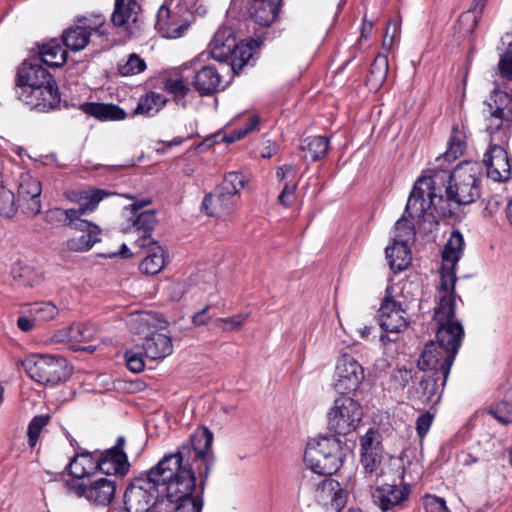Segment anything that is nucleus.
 <instances>
[{
  "label": "nucleus",
  "instance_id": "f257e3e1",
  "mask_svg": "<svg viewBox=\"0 0 512 512\" xmlns=\"http://www.w3.org/2000/svg\"><path fill=\"white\" fill-rule=\"evenodd\" d=\"M212 442L213 433L204 428L152 467L157 487L166 486V496L155 503V512H202L204 490L215 463Z\"/></svg>",
  "mask_w": 512,
  "mask_h": 512
},
{
  "label": "nucleus",
  "instance_id": "f03ea898",
  "mask_svg": "<svg viewBox=\"0 0 512 512\" xmlns=\"http://www.w3.org/2000/svg\"><path fill=\"white\" fill-rule=\"evenodd\" d=\"M15 95L31 110L49 112L60 104L57 83L41 61L31 57L18 67L15 77Z\"/></svg>",
  "mask_w": 512,
  "mask_h": 512
},
{
  "label": "nucleus",
  "instance_id": "7ed1b4c3",
  "mask_svg": "<svg viewBox=\"0 0 512 512\" xmlns=\"http://www.w3.org/2000/svg\"><path fill=\"white\" fill-rule=\"evenodd\" d=\"M432 175L439 177L438 187L448 182L444 200H447L446 206L449 208L451 202L457 205H468L480 197L482 165L479 162L463 161L453 171L441 169L434 171Z\"/></svg>",
  "mask_w": 512,
  "mask_h": 512
},
{
  "label": "nucleus",
  "instance_id": "20e7f679",
  "mask_svg": "<svg viewBox=\"0 0 512 512\" xmlns=\"http://www.w3.org/2000/svg\"><path fill=\"white\" fill-rule=\"evenodd\" d=\"M438 179L433 175L417 179L405 207L409 217L437 223L438 218L453 215L451 208L446 206L441 187H438Z\"/></svg>",
  "mask_w": 512,
  "mask_h": 512
},
{
  "label": "nucleus",
  "instance_id": "39448f33",
  "mask_svg": "<svg viewBox=\"0 0 512 512\" xmlns=\"http://www.w3.org/2000/svg\"><path fill=\"white\" fill-rule=\"evenodd\" d=\"M344 457L341 440L335 435H322L307 443L304 462L307 473L332 476L342 466Z\"/></svg>",
  "mask_w": 512,
  "mask_h": 512
},
{
  "label": "nucleus",
  "instance_id": "423d86ee",
  "mask_svg": "<svg viewBox=\"0 0 512 512\" xmlns=\"http://www.w3.org/2000/svg\"><path fill=\"white\" fill-rule=\"evenodd\" d=\"M486 131L493 141L507 142L512 128V96L495 88L483 102Z\"/></svg>",
  "mask_w": 512,
  "mask_h": 512
},
{
  "label": "nucleus",
  "instance_id": "0eeeda50",
  "mask_svg": "<svg viewBox=\"0 0 512 512\" xmlns=\"http://www.w3.org/2000/svg\"><path fill=\"white\" fill-rule=\"evenodd\" d=\"M210 54L219 62H230L234 74H239L252 57V49L248 44L238 43L231 28L217 30L210 42Z\"/></svg>",
  "mask_w": 512,
  "mask_h": 512
},
{
  "label": "nucleus",
  "instance_id": "6e6552de",
  "mask_svg": "<svg viewBox=\"0 0 512 512\" xmlns=\"http://www.w3.org/2000/svg\"><path fill=\"white\" fill-rule=\"evenodd\" d=\"M22 366L31 379L44 385H57L71 375V367L61 356L32 354L22 361Z\"/></svg>",
  "mask_w": 512,
  "mask_h": 512
},
{
  "label": "nucleus",
  "instance_id": "1a4fd4ad",
  "mask_svg": "<svg viewBox=\"0 0 512 512\" xmlns=\"http://www.w3.org/2000/svg\"><path fill=\"white\" fill-rule=\"evenodd\" d=\"M301 485L314 494L315 500L340 512L347 503V492L331 476L303 473Z\"/></svg>",
  "mask_w": 512,
  "mask_h": 512
},
{
  "label": "nucleus",
  "instance_id": "9d476101",
  "mask_svg": "<svg viewBox=\"0 0 512 512\" xmlns=\"http://www.w3.org/2000/svg\"><path fill=\"white\" fill-rule=\"evenodd\" d=\"M152 476V468L134 478L124 493V507L127 512H147L152 506L155 509L158 487Z\"/></svg>",
  "mask_w": 512,
  "mask_h": 512
},
{
  "label": "nucleus",
  "instance_id": "9b49d317",
  "mask_svg": "<svg viewBox=\"0 0 512 512\" xmlns=\"http://www.w3.org/2000/svg\"><path fill=\"white\" fill-rule=\"evenodd\" d=\"M465 241L459 230L452 231L442 251V267L440 270V295L452 293L455 295L457 276L455 267L463 254Z\"/></svg>",
  "mask_w": 512,
  "mask_h": 512
},
{
  "label": "nucleus",
  "instance_id": "f8f14e48",
  "mask_svg": "<svg viewBox=\"0 0 512 512\" xmlns=\"http://www.w3.org/2000/svg\"><path fill=\"white\" fill-rule=\"evenodd\" d=\"M108 195L109 193L102 189L72 191L67 197L69 200L77 202L79 207L74 209L76 213L69 218L67 226L83 233L101 232L95 223L84 220L81 216L93 212L100 201Z\"/></svg>",
  "mask_w": 512,
  "mask_h": 512
},
{
  "label": "nucleus",
  "instance_id": "ddd939ff",
  "mask_svg": "<svg viewBox=\"0 0 512 512\" xmlns=\"http://www.w3.org/2000/svg\"><path fill=\"white\" fill-rule=\"evenodd\" d=\"M362 416V407L357 401L351 397H340L328 413V428L337 435H348L356 429Z\"/></svg>",
  "mask_w": 512,
  "mask_h": 512
},
{
  "label": "nucleus",
  "instance_id": "4468645a",
  "mask_svg": "<svg viewBox=\"0 0 512 512\" xmlns=\"http://www.w3.org/2000/svg\"><path fill=\"white\" fill-rule=\"evenodd\" d=\"M66 487L70 493L99 506L109 505L116 493V481L108 478H99L89 484L70 479L66 481Z\"/></svg>",
  "mask_w": 512,
  "mask_h": 512
},
{
  "label": "nucleus",
  "instance_id": "2eb2a0df",
  "mask_svg": "<svg viewBox=\"0 0 512 512\" xmlns=\"http://www.w3.org/2000/svg\"><path fill=\"white\" fill-rule=\"evenodd\" d=\"M193 21V14L184 6L174 9L162 5L157 13L155 28L164 37L176 39L186 32Z\"/></svg>",
  "mask_w": 512,
  "mask_h": 512
},
{
  "label": "nucleus",
  "instance_id": "dca6fc26",
  "mask_svg": "<svg viewBox=\"0 0 512 512\" xmlns=\"http://www.w3.org/2000/svg\"><path fill=\"white\" fill-rule=\"evenodd\" d=\"M411 495L409 484H382L371 489L372 503L381 511L402 509Z\"/></svg>",
  "mask_w": 512,
  "mask_h": 512
},
{
  "label": "nucleus",
  "instance_id": "f3484780",
  "mask_svg": "<svg viewBox=\"0 0 512 512\" xmlns=\"http://www.w3.org/2000/svg\"><path fill=\"white\" fill-rule=\"evenodd\" d=\"M335 389L345 395L356 391L364 379L362 366L350 355H343L337 362Z\"/></svg>",
  "mask_w": 512,
  "mask_h": 512
},
{
  "label": "nucleus",
  "instance_id": "a211bd4d",
  "mask_svg": "<svg viewBox=\"0 0 512 512\" xmlns=\"http://www.w3.org/2000/svg\"><path fill=\"white\" fill-rule=\"evenodd\" d=\"M449 355L450 350L437 342L431 341L425 345L417 365L423 371L438 372L441 375L442 386L445 387L454 362V360H451L447 366Z\"/></svg>",
  "mask_w": 512,
  "mask_h": 512
},
{
  "label": "nucleus",
  "instance_id": "6ab92c4d",
  "mask_svg": "<svg viewBox=\"0 0 512 512\" xmlns=\"http://www.w3.org/2000/svg\"><path fill=\"white\" fill-rule=\"evenodd\" d=\"M505 143L493 141L490 137V146L483 159L487 176L496 182H505L511 177L510 159L503 147Z\"/></svg>",
  "mask_w": 512,
  "mask_h": 512
},
{
  "label": "nucleus",
  "instance_id": "aec40b11",
  "mask_svg": "<svg viewBox=\"0 0 512 512\" xmlns=\"http://www.w3.org/2000/svg\"><path fill=\"white\" fill-rule=\"evenodd\" d=\"M126 439L124 436H118L114 446L99 452L100 472L105 475L124 476L129 469L128 456L124 451Z\"/></svg>",
  "mask_w": 512,
  "mask_h": 512
},
{
  "label": "nucleus",
  "instance_id": "412c9836",
  "mask_svg": "<svg viewBox=\"0 0 512 512\" xmlns=\"http://www.w3.org/2000/svg\"><path fill=\"white\" fill-rule=\"evenodd\" d=\"M41 182L28 173L22 174L18 186V202L28 217H34L41 212L40 195Z\"/></svg>",
  "mask_w": 512,
  "mask_h": 512
},
{
  "label": "nucleus",
  "instance_id": "4be33fe9",
  "mask_svg": "<svg viewBox=\"0 0 512 512\" xmlns=\"http://www.w3.org/2000/svg\"><path fill=\"white\" fill-rule=\"evenodd\" d=\"M378 313L380 327L387 333H399L408 326L406 310L388 295L383 298Z\"/></svg>",
  "mask_w": 512,
  "mask_h": 512
},
{
  "label": "nucleus",
  "instance_id": "5701e85b",
  "mask_svg": "<svg viewBox=\"0 0 512 512\" xmlns=\"http://www.w3.org/2000/svg\"><path fill=\"white\" fill-rule=\"evenodd\" d=\"M237 200L230 192L221 191L217 186L214 193L205 195L202 210L209 216L226 219L235 212Z\"/></svg>",
  "mask_w": 512,
  "mask_h": 512
},
{
  "label": "nucleus",
  "instance_id": "b1692460",
  "mask_svg": "<svg viewBox=\"0 0 512 512\" xmlns=\"http://www.w3.org/2000/svg\"><path fill=\"white\" fill-rule=\"evenodd\" d=\"M191 84L200 96H212L220 90L221 75L214 66H198V62H192Z\"/></svg>",
  "mask_w": 512,
  "mask_h": 512
},
{
  "label": "nucleus",
  "instance_id": "393cba45",
  "mask_svg": "<svg viewBox=\"0 0 512 512\" xmlns=\"http://www.w3.org/2000/svg\"><path fill=\"white\" fill-rule=\"evenodd\" d=\"M464 336V328L460 321H447L437 323V343L450 350L447 365L455 360Z\"/></svg>",
  "mask_w": 512,
  "mask_h": 512
},
{
  "label": "nucleus",
  "instance_id": "a878e982",
  "mask_svg": "<svg viewBox=\"0 0 512 512\" xmlns=\"http://www.w3.org/2000/svg\"><path fill=\"white\" fill-rule=\"evenodd\" d=\"M97 454L98 450L90 452L79 448V451H76L66 466L68 474L73 477L72 479L80 481L82 478L94 475L97 471L100 472Z\"/></svg>",
  "mask_w": 512,
  "mask_h": 512
},
{
  "label": "nucleus",
  "instance_id": "bb28decb",
  "mask_svg": "<svg viewBox=\"0 0 512 512\" xmlns=\"http://www.w3.org/2000/svg\"><path fill=\"white\" fill-rule=\"evenodd\" d=\"M443 389L441 375L438 372L427 374L416 388L417 399L425 406H434L440 402Z\"/></svg>",
  "mask_w": 512,
  "mask_h": 512
},
{
  "label": "nucleus",
  "instance_id": "cd10ccee",
  "mask_svg": "<svg viewBox=\"0 0 512 512\" xmlns=\"http://www.w3.org/2000/svg\"><path fill=\"white\" fill-rule=\"evenodd\" d=\"M391 247L385 249L386 258L389 260L390 268L395 272H401L409 267L412 261L409 242L403 238L401 233L394 236Z\"/></svg>",
  "mask_w": 512,
  "mask_h": 512
},
{
  "label": "nucleus",
  "instance_id": "c85d7f7f",
  "mask_svg": "<svg viewBox=\"0 0 512 512\" xmlns=\"http://www.w3.org/2000/svg\"><path fill=\"white\" fill-rule=\"evenodd\" d=\"M142 348L146 358L151 360H162L173 352L171 337L158 332L146 336Z\"/></svg>",
  "mask_w": 512,
  "mask_h": 512
},
{
  "label": "nucleus",
  "instance_id": "c756f323",
  "mask_svg": "<svg viewBox=\"0 0 512 512\" xmlns=\"http://www.w3.org/2000/svg\"><path fill=\"white\" fill-rule=\"evenodd\" d=\"M37 48L38 52L35 58L51 68H59L67 61V50L55 38L46 43L39 44Z\"/></svg>",
  "mask_w": 512,
  "mask_h": 512
},
{
  "label": "nucleus",
  "instance_id": "7c9ffc66",
  "mask_svg": "<svg viewBox=\"0 0 512 512\" xmlns=\"http://www.w3.org/2000/svg\"><path fill=\"white\" fill-rule=\"evenodd\" d=\"M79 109L100 121H118L126 118V112L115 104L85 102Z\"/></svg>",
  "mask_w": 512,
  "mask_h": 512
},
{
  "label": "nucleus",
  "instance_id": "2f4dec72",
  "mask_svg": "<svg viewBox=\"0 0 512 512\" xmlns=\"http://www.w3.org/2000/svg\"><path fill=\"white\" fill-rule=\"evenodd\" d=\"M278 12V0H254L250 8L251 19L263 27L270 26L276 20Z\"/></svg>",
  "mask_w": 512,
  "mask_h": 512
},
{
  "label": "nucleus",
  "instance_id": "473e14b6",
  "mask_svg": "<svg viewBox=\"0 0 512 512\" xmlns=\"http://www.w3.org/2000/svg\"><path fill=\"white\" fill-rule=\"evenodd\" d=\"M90 32L83 26H71L61 35V43L73 52L83 50L89 43Z\"/></svg>",
  "mask_w": 512,
  "mask_h": 512
},
{
  "label": "nucleus",
  "instance_id": "72a5a7b5",
  "mask_svg": "<svg viewBox=\"0 0 512 512\" xmlns=\"http://www.w3.org/2000/svg\"><path fill=\"white\" fill-rule=\"evenodd\" d=\"M166 104V98L159 93L150 92L141 96L133 111L134 115L154 116Z\"/></svg>",
  "mask_w": 512,
  "mask_h": 512
},
{
  "label": "nucleus",
  "instance_id": "f704fd0d",
  "mask_svg": "<svg viewBox=\"0 0 512 512\" xmlns=\"http://www.w3.org/2000/svg\"><path fill=\"white\" fill-rule=\"evenodd\" d=\"M165 250L160 245L152 246L151 251H147V255L140 263V270L147 275L158 274L165 266Z\"/></svg>",
  "mask_w": 512,
  "mask_h": 512
},
{
  "label": "nucleus",
  "instance_id": "c9c22d12",
  "mask_svg": "<svg viewBox=\"0 0 512 512\" xmlns=\"http://www.w3.org/2000/svg\"><path fill=\"white\" fill-rule=\"evenodd\" d=\"M300 149L307 152L305 157H310L315 162L323 158L329 149V139L325 136H309L302 140Z\"/></svg>",
  "mask_w": 512,
  "mask_h": 512
},
{
  "label": "nucleus",
  "instance_id": "e433bc0d",
  "mask_svg": "<svg viewBox=\"0 0 512 512\" xmlns=\"http://www.w3.org/2000/svg\"><path fill=\"white\" fill-rule=\"evenodd\" d=\"M388 58L385 55L375 57L370 65L369 73L366 78V84L372 89L380 88L386 80L388 73Z\"/></svg>",
  "mask_w": 512,
  "mask_h": 512
},
{
  "label": "nucleus",
  "instance_id": "4c0bfd02",
  "mask_svg": "<svg viewBox=\"0 0 512 512\" xmlns=\"http://www.w3.org/2000/svg\"><path fill=\"white\" fill-rule=\"evenodd\" d=\"M488 413L500 424L512 423V385L504 392V400L490 406Z\"/></svg>",
  "mask_w": 512,
  "mask_h": 512
},
{
  "label": "nucleus",
  "instance_id": "58836bf2",
  "mask_svg": "<svg viewBox=\"0 0 512 512\" xmlns=\"http://www.w3.org/2000/svg\"><path fill=\"white\" fill-rule=\"evenodd\" d=\"M137 7L136 0H115L111 22L116 27H123L135 13Z\"/></svg>",
  "mask_w": 512,
  "mask_h": 512
},
{
  "label": "nucleus",
  "instance_id": "ea45409f",
  "mask_svg": "<svg viewBox=\"0 0 512 512\" xmlns=\"http://www.w3.org/2000/svg\"><path fill=\"white\" fill-rule=\"evenodd\" d=\"M456 295L452 293L439 296L438 306L435 308L434 320L436 323L456 321L455 319Z\"/></svg>",
  "mask_w": 512,
  "mask_h": 512
},
{
  "label": "nucleus",
  "instance_id": "a19ab883",
  "mask_svg": "<svg viewBox=\"0 0 512 512\" xmlns=\"http://www.w3.org/2000/svg\"><path fill=\"white\" fill-rule=\"evenodd\" d=\"M466 149L465 135L459 130L457 125L452 127V132L448 142V149L443 155V159L448 162L456 160Z\"/></svg>",
  "mask_w": 512,
  "mask_h": 512
},
{
  "label": "nucleus",
  "instance_id": "79ce46f5",
  "mask_svg": "<svg viewBox=\"0 0 512 512\" xmlns=\"http://www.w3.org/2000/svg\"><path fill=\"white\" fill-rule=\"evenodd\" d=\"M247 178L238 171H232L225 174L222 183L218 186L221 191L230 192L236 198H239L240 191L247 183Z\"/></svg>",
  "mask_w": 512,
  "mask_h": 512
},
{
  "label": "nucleus",
  "instance_id": "37998d69",
  "mask_svg": "<svg viewBox=\"0 0 512 512\" xmlns=\"http://www.w3.org/2000/svg\"><path fill=\"white\" fill-rule=\"evenodd\" d=\"M190 75L168 77L164 81V90L173 95L175 99L185 98L191 91L189 85L186 83L185 78H189Z\"/></svg>",
  "mask_w": 512,
  "mask_h": 512
},
{
  "label": "nucleus",
  "instance_id": "c03bdc74",
  "mask_svg": "<svg viewBox=\"0 0 512 512\" xmlns=\"http://www.w3.org/2000/svg\"><path fill=\"white\" fill-rule=\"evenodd\" d=\"M72 339L74 342H89L96 338L98 327L90 322H78L71 324Z\"/></svg>",
  "mask_w": 512,
  "mask_h": 512
},
{
  "label": "nucleus",
  "instance_id": "a18cd8bd",
  "mask_svg": "<svg viewBox=\"0 0 512 512\" xmlns=\"http://www.w3.org/2000/svg\"><path fill=\"white\" fill-rule=\"evenodd\" d=\"M101 232L83 233L81 236L67 241V248L75 252L90 250L95 243L100 242Z\"/></svg>",
  "mask_w": 512,
  "mask_h": 512
},
{
  "label": "nucleus",
  "instance_id": "49530a36",
  "mask_svg": "<svg viewBox=\"0 0 512 512\" xmlns=\"http://www.w3.org/2000/svg\"><path fill=\"white\" fill-rule=\"evenodd\" d=\"M29 314L37 321L52 320L58 314V308L52 302H36L29 305Z\"/></svg>",
  "mask_w": 512,
  "mask_h": 512
},
{
  "label": "nucleus",
  "instance_id": "de8ad7c7",
  "mask_svg": "<svg viewBox=\"0 0 512 512\" xmlns=\"http://www.w3.org/2000/svg\"><path fill=\"white\" fill-rule=\"evenodd\" d=\"M49 415H37L32 418L28 425L27 437L30 447H34L39 439V436L45 426L50 422Z\"/></svg>",
  "mask_w": 512,
  "mask_h": 512
},
{
  "label": "nucleus",
  "instance_id": "09e8293b",
  "mask_svg": "<svg viewBox=\"0 0 512 512\" xmlns=\"http://www.w3.org/2000/svg\"><path fill=\"white\" fill-rule=\"evenodd\" d=\"M146 69L144 59L137 54H130L127 61L123 64H118V72L122 76H132L143 72Z\"/></svg>",
  "mask_w": 512,
  "mask_h": 512
},
{
  "label": "nucleus",
  "instance_id": "8fccbe9b",
  "mask_svg": "<svg viewBox=\"0 0 512 512\" xmlns=\"http://www.w3.org/2000/svg\"><path fill=\"white\" fill-rule=\"evenodd\" d=\"M17 209L18 206L13 192L0 186V216L11 218L15 215Z\"/></svg>",
  "mask_w": 512,
  "mask_h": 512
},
{
  "label": "nucleus",
  "instance_id": "3c124183",
  "mask_svg": "<svg viewBox=\"0 0 512 512\" xmlns=\"http://www.w3.org/2000/svg\"><path fill=\"white\" fill-rule=\"evenodd\" d=\"M248 314L240 313L227 318H217L214 321V326L223 332H231L239 330L245 321L247 320Z\"/></svg>",
  "mask_w": 512,
  "mask_h": 512
},
{
  "label": "nucleus",
  "instance_id": "603ef678",
  "mask_svg": "<svg viewBox=\"0 0 512 512\" xmlns=\"http://www.w3.org/2000/svg\"><path fill=\"white\" fill-rule=\"evenodd\" d=\"M156 224L155 212L152 210L137 214L133 221L134 232L151 233Z\"/></svg>",
  "mask_w": 512,
  "mask_h": 512
},
{
  "label": "nucleus",
  "instance_id": "864d4df0",
  "mask_svg": "<svg viewBox=\"0 0 512 512\" xmlns=\"http://www.w3.org/2000/svg\"><path fill=\"white\" fill-rule=\"evenodd\" d=\"M382 462L381 452H373L367 454H361V464L365 470V473L369 475L371 480L373 477H378V468Z\"/></svg>",
  "mask_w": 512,
  "mask_h": 512
},
{
  "label": "nucleus",
  "instance_id": "5fc2aeb1",
  "mask_svg": "<svg viewBox=\"0 0 512 512\" xmlns=\"http://www.w3.org/2000/svg\"><path fill=\"white\" fill-rule=\"evenodd\" d=\"M74 208L72 209H62V208H52L46 211L45 213V221L52 225H68L69 218L75 215Z\"/></svg>",
  "mask_w": 512,
  "mask_h": 512
},
{
  "label": "nucleus",
  "instance_id": "6e6d98bb",
  "mask_svg": "<svg viewBox=\"0 0 512 512\" xmlns=\"http://www.w3.org/2000/svg\"><path fill=\"white\" fill-rule=\"evenodd\" d=\"M378 432L370 428L365 435L360 438L361 454L381 452V444L376 440Z\"/></svg>",
  "mask_w": 512,
  "mask_h": 512
},
{
  "label": "nucleus",
  "instance_id": "4d7b16f0",
  "mask_svg": "<svg viewBox=\"0 0 512 512\" xmlns=\"http://www.w3.org/2000/svg\"><path fill=\"white\" fill-rule=\"evenodd\" d=\"M85 23L83 27L86 28V31L92 33H96L99 36L107 35V25L105 23V17L103 15H92L90 18H84Z\"/></svg>",
  "mask_w": 512,
  "mask_h": 512
},
{
  "label": "nucleus",
  "instance_id": "13d9d810",
  "mask_svg": "<svg viewBox=\"0 0 512 512\" xmlns=\"http://www.w3.org/2000/svg\"><path fill=\"white\" fill-rule=\"evenodd\" d=\"M498 70L502 78L512 81V44H509L505 53L501 55Z\"/></svg>",
  "mask_w": 512,
  "mask_h": 512
},
{
  "label": "nucleus",
  "instance_id": "bf43d9fd",
  "mask_svg": "<svg viewBox=\"0 0 512 512\" xmlns=\"http://www.w3.org/2000/svg\"><path fill=\"white\" fill-rule=\"evenodd\" d=\"M424 507L426 512H451L446 505V501L435 495L425 496Z\"/></svg>",
  "mask_w": 512,
  "mask_h": 512
},
{
  "label": "nucleus",
  "instance_id": "052dcab7",
  "mask_svg": "<svg viewBox=\"0 0 512 512\" xmlns=\"http://www.w3.org/2000/svg\"><path fill=\"white\" fill-rule=\"evenodd\" d=\"M125 359L126 366L130 371L140 373L144 370L145 364L143 361V354L141 352H134L132 350L126 351Z\"/></svg>",
  "mask_w": 512,
  "mask_h": 512
},
{
  "label": "nucleus",
  "instance_id": "680f3d73",
  "mask_svg": "<svg viewBox=\"0 0 512 512\" xmlns=\"http://www.w3.org/2000/svg\"><path fill=\"white\" fill-rule=\"evenodd\" d=\"M297 190V183L289 184L286 183L282 188V191L278 195V202L282 206L289 208L294 204L295 194Z\"/></svg>",
  "mask_w": 512,
  "mask_h": 512
},
{
  "label": "nucleus",
  "instance_id": "e2e57ef3",
  "mask_svg": "<svg viewBox=\"0 0 512 512\" xmlns=\"http://www.w3.org/2000/svg\"><path fill=\"white\" fill-rule=\"evenodd\" d=\"M401 233L403 238L409 242L415 235L413 225L407 220V218L403 215L400 219H398L395 223V235Z\"/></svg>",
  "mask_w": 512,
  "mask_h": 512
},
{
  "label": "nucleus",
  "instance_id": "0e129e2a",
  "mask_svg": "<svg viewBox=\"0 0 512 512\" xmlns=\"http://www.w3.org/2000/svg\"><path fill=\"white\" fill-rule=\"evenodd\" d=\"M433 422V414L425 412L421 414L416 420V430L420 438H423L428 433Z\"/></svg>",
  "mask_w": 512,
  "mask_h": 512
},
{
  "label": "nucleus",
  "instance_id": "69168bd1",
  "mask_svg": "<svg viewBox=\"0 0 512 512\" xmlns=\"http://www.w3.org/2000/svg\"><path fill=\"white\" fill-rule=\"evenodd\" d=\"M138 237L134 242L136 247L141 249L146 248L147 251H151L152 246L159 245L155 240L151 238V233L136 232Z\"/></svg>",
  "mask_w": 512,
  "mask_h": 512
},
{
  "label": "nucleus",
  "instance_id": "338daca9",
  "mask_svg": "<svg viewBox=\"0 0 512 512\" xmlns=\"http://www.w3.org/2000/svg\"><path fill=\"white\" fill-rule=\"evenodd\" d=\"M70 329L71 325L56 331L52 337V340L57 343L74 342V340L72 339V331Z\"/></svg>",
  "mask_w": 512,
  "mask_h": 512
},
{
  "label": "nucleus",
  "instance_id": "774afa93",
  "mask_svg": "<svg viewBox=\"0 0 512 512\" xmlns=\"http://www.w3.org/2000/svg\"><path fill=\"white\" fill-rule=\"evenodd\" d=\"M209 308L210 305H206L204 308L193 315L192 322L195 326H204L209 322L210 317L207 316Z\"/></svg>",
  "mask_w": 512,
  "mask_h": 512
}]
</instances>
